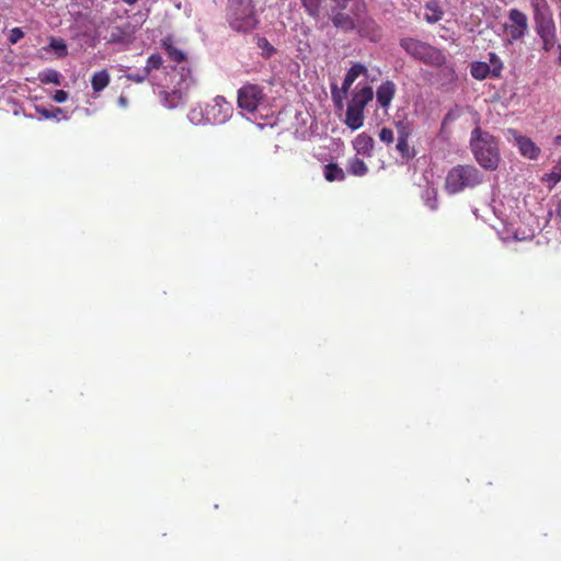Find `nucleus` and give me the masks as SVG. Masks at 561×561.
Listing matches in <instances>:
<instances>
[{
  "mask_svg": "<svg viewBox=\"0 0 561 561\" xmlns=\"http://www.w3.org/2000/svg\"><path fill=\"white\" fill-rule=\"evenodd\" d=\"M225 19L238 34H249L260 25V18L253 0H227Z\"/></svg>",
  "mask_w": 561,
  "mask_h": 561,
  "instance_id": "obj_1",
  "label": "nucleus"
},
{
  "mask_svg": "<svg viewBox=\"0 0 561 561\" xmlns=\"http://www.w3.org/2000/svg\"><path fill=\"white\" fill-rule=\"evenodd\" d=\"M470 148L478 163L485 170H495L501 156L497 141L490 133L476 127L471 131Z\"/></svg>",
  "mask_w": 561,
  "mask_h": 561,
  "instance_id": "obj_2",
  "label": "nucleus"
},
{
  "mask_svg": "<svg viewBox=\"0 0 561 561\" xmlns=\"http://www.w3.org/2000/svg\"><path fill=\"white\" fill-rule=\"evenodd\" d=\"M399 45L410 57L427 66L438 68L446 62V56L442 49L417 38L403 37Z\"/></svg>",
  "mask_w": 561,
  "mask_h": 561,
  "instance_id": "obj_3",
  "label": "nucleus"
},
{
  "mask_svg": "<svg viewBox=\"0 0 561 561\" xmlns=\"http://www.w3.org/2000/svg\"><path fill=\"white\" fill-rule=\"evenodd\" d=\"M374 92L370 87H364L354 94L350 101L346 115L345 124L352 130L359 129L364 124V110L366 105L373 100Z\"/></svg>",
  "mask_w": 561,
  "mask_h": 561,
  "instance_id": "obj_4",
  "label": "nucleus"
},
{
  "mask_svg": "<svg viewBox=\"0 0 561 561\" xmlns=\"http://www.w3.org/2000/svg\"><path fill=\"white\" fill-rule=\"evenodd\" d=\"M352 13L356 18V27L358 35L365 37L371 42H377L381 37V28L377 22L370 16H359L358 12L365 10L363 1L358 0L354 2Z\"/></svg>",
  "mask_w": 561,
  "mask_h": 561,
  "instance_id": "obj_5",
  "label": "nucleus"
},
{
  "mask_svg": "<svg viewBox=\"0 0 561 561\" xmlns=\"http://www.w3.org/2000/svg\"><path fill=\"white\" fill-rule=\"evenodd\" d=\"M265 98L263 88L259 84L247 83L238 90V105L247 112H254Z\"/></svg>",
  "mask_w": 561,
  "mask_h": 561,
  "instance_id": "obj_6",
  "label": "nucleus"
},
{
  "mask_svg": "<svg viewBox=\"0 0 561 561\" xmlns=\"http://www.w3.org/2000/svg\"><path fill=\"white\" fill-rule=\"evenodd\" d=\"M505 28L510 35L511 42L522 39L528 31L527 15L517 9H511L508 11V22L505 24Z\"/></svg>",
  "mask_w": 561,
  "mask_h": 561,
  "instance_id": "obj_7",
  "label": "nucleus"
},
{
  "mask_svg": "<svg viewBox=\"0 0 561 561\" xmlns=\"http://www.w3.org/2000/svg\"><path fill=\"white\" fill-rule=\"evenodd\" d=\"M531 7L537 32L548 33L549 28H552L553 21L547 1L531 0Z\"/></svg>",
  "mask_w": 561,
  "mask_h": 561,
  "instance_id": "obj_8",
  "label": "nucleus"
},
{
  "mask_svg": "<svg viewBox=\"0 0 561 561\" xmlns=\"http://www.w3.org/2000/svg\"><path fill=\"white\" fill-rule=\"evenodd\" d=\"M232 113V106L224 96H216L208 106L207 118L214 124L225 123Z\"/></svg>",
  "mask_w": 561,
  "mask_h": 561,
  "instance_id": "obj_9",
  "label": "nucleus"
},
{
  "mask_svg": "<svg viewBox=\"0 0 561 561\" xmlns=\"http://www.w3.org/2000/svg\"><path fill=\"white\" fill-rule=\"evenodd\" d=\"M508 133L515 139L520 154L530 160H536L541 150L540 148L528 137L518 134L515 129H508Z\"/></svg>",
  "mask_w": 561,
  "mask_h": 561,
  "instance_id": "obj_10",
  "label": "nucleus"
},
{
  "mask_svg": "<svg viewBox=\"0 0 561 561\" xmlns=\"http://www.w3.org/2000/svg\"><path fill=\"white\" fill-rule=\"evenodd\" d=\"M482 182L481 172L473 165H458V191Z\"/></svg>",
  "mask_w": 561,
  "mask_h": 561,
  "instance_id": "obj_11",
  "label": "nucleus"
},
{
  "mask_svg": "<svg viewBox=\"0 0 561 561\" xmlns=\"http://www.w3.org/2000/svg\"><path fill=\"white\" fill-rule=\"evenodd\" d=\"M330 18L332 24L345 33L354 31L356 27V19L344 11H332Z\"/></svg>",
  "mask_w": 561,
  "mask_h": 561,
  "instance_id": "obj_12",
  "label": "nucleus"
},
{
  "mask_svg": "<svg viewBox=\"0 0 561 561\" xmlns=\"http://www.w3.org/2000/svg\"><path fill=\"white\" fill-rule=\"evenodd\" d=\"M396 94V84L392 81L381 83L377 89V102L383 108H387Z\"/></svg>",
  "mask_w": 561,
  "mask_h": 561,
  "instance_id": "obj_13",
  "label": "nucleus"
},
{
  "mask_svg": "<svg viewBox=\"0 0 561 561\" xmlns=\"http://www.w3.org/2000/svg\"><path fill=\"white\" fill-rule=\"evenodd\" d=\"M354 149L358 154H363L366 157L373 156L374 145L375 141L373 137L368 136L367 134L363 133L359 134L353 141Z\"/></svg>",
  "mask_w": 561,
  "mask_h": 561,
  "instance_id": "obj_14",
  "label": "nucleus"
},
{
  "mask_svg": "<svg viewBox=\"0 0 561 561\" xmlns=\"http://www.w3.org/2000/svg\"><path fill=\"white\" fill-rule=\"evenodd\" d=\"M111 82V76L106 69L96 71L91 77V87L94 93L102 92L108 87Z\"/></svg>",
  "mask_w": 561,
  "mask_h": 561,
  "instance_id": "obj_15",
  "label": "nucleus"
},
{
  "mask_svg": "<svg viewBox=\"0 0 561 561\" xmlns=\"http://www.w3.org/2000/svg\"><path fill=\"white\" fill-rule=\"evenodd\" d=\"M367 71L366 67L362 64H354L346 72L343 83L342 90L343 92H347L354 81L360 76L365 75Z\"/></svg>",
  "mask_w": 561,
  "mask_h": 561,
  "instance_id": "obj_16",
  "label": "nucleus"
},
{
  "mask_svg": "<svg viewBox=\"0 0 561 561\" xmlns=\"http://www.w3.org/2000/svg\"><path fill=\"white\" fill-rule=\"evenodd\" d=\"M130 39L129 25L125 26H114L111 30L110 36L107 38V43L116 44V43H126Z\"/></svg>",
  "mask_w": 561,
  "mask_h": 561,
  "instance_id": "obj_17",
  "label": "nucleus"
},
{
  "mask_svg": "<svg viewBox=\"0 0 561 561\" xmlns=\"http://www.w3.org/2000/svg\"><path fill=\"white\" fill-rule=\"evenodd\" d=\"M162 47L164 48L165 53L168 54V57L170 58V60H172L176 64H181L186 60V55L181 49L175 47L171 39H169V38L164 39L162 42Z\"/></svg>",
  "mask_w": 561,
  "mask_h": 561,
  "instance_id": "obj_18",
  "label": "nucleus"
},
{
  "mask_svg": "<svg viewBox=\"0 0 561 561\" xmlns=\"http://www.w3.org/2000/svg\"><path fill=\"white\" fill-rule=\"evenodd\" d=\"M323 175L328 182L343 181L345 173L337 163H329L324 167Z\"/></svg>",
  "mask_w": 561,
  "mask_h": 561,
  "instance_id": "obj_19",
  "label": "nucleus"
},
{
  "mask_svg": "<svg viewBox=\"0 0 561 561\" xmlns=\"http://www.w3.org/2000/svg\"><path fill=\"white\" fill-rule=\"evenodd\" d=\"M454 121H455L454 113H453V111H449L446 114V116L442 123L438 138H440L443 140H449L451 138Z\"/></svg>",
  "mask_w": 561,
  "mask_h": 561,
  "instance_id": "obj_20",
  "label": "nucleus"
},
{
  "mask_svg": "<svg viewBox=\"0 0 561 561\" xmlns=\"http://www.w3.org/2000/svg\"><path fill=\"white\" fill-rule=\"evenodd\" d=\"M470 73L477 80H483L491 76L490 66L488 62L474 61L470 66Z\"/></svg>",
  "mask_w": 561,
  "mask_h": 561,
  "instance_id": "obj_21",
  "label": "nucleus"
},
{
  "mask_svg": "<svg viewBox=\"0 0 561 561\" xmlns=\"http://www.w3.org/2000/svg\"><path fill=\"white\" fill-rule=\"evenodd\" d=\"M347 172L355 176H363L368 172V168L362 159L355 157L348 160Z\"/></svg>",
  "mask_w": 561,
  "mask_h": 561,
  "instance_id": "obj_22",
  "label": "nucleus"
},
{
  "mask_svg": "<svg viewBox=\"0 0 561 561\" xmlns=\"http://www.w3.org/2000/svg\"><path fill=\"white\" fill-rule=\"evenodd\" d=\"M61 75L55 69H46L38 75V80L44 84H61Z\"/></svg>",
  "mask_w": 561,
  "mask_h": 561,
  "instance_id": "obj_23",
  "label": "nucleus"
},
{
  "mask_svg": "<svg viewBox=\"0 0 561 561\" xmlns=\"http://www.w3.org/2000/svg\"><path fill=\"white\" fill-rule=\"evenodd\" d=\"M442 16H443V12L435 2L426 3L424 19L428 23H436L442 19Z\"/></svg>",
  "mask_w": 561,
  "mask_h": 561,
  "instance_id": "obj_24",
  "label": "nucleus"
},
{
  "mask_svg": "<svg viewBox=\"0 0 561 561\" xmlns=\"http://www.w3.org/2000/svg\"><path fill=\"white\" fill-rule=\"evenodd\" d=\"M397 150L400 152L401 157L409 160L414 157V151L410 149V145L408 141V134L401 133L398 137Z\"/></svg>",
  "mask_w": 561,
  "mask_h": 561,
  "instance_id": "obj_25",
  "label": "nucleus"
},
{
  "mask_svg": "<svg viewBox=\"0 0 561 561\" xmlns=\"http://www.w3.org/2000/svg\"><path fill=\"white\" fill-rule=\"evenodd\" d=\"M542 181L549 182L550 188L561 181V157L552 170L543 175Z\"/></svg>",
  "mask_w": 561,
  "mask_h": 561,
  "instance_id": "obj_26",
  "label": "nucleus"
},
{
  "mask_svg": "<svg viewBox=\"0 0 561 561\" xmlns=\"http://www.w3.org/2000/svg\"><path fill=\"white\" fill-rule=\"evenodd\" d=\"M49 48L56 53L58 58H65L68 55V47L62 38L51 37Z\"/></svg>",
  "mask_w": 561,
  "mask_h": 561,
  "instance_id": "obj_27",
  "label": "nucleus"
},
{
  "mask_svg": "<svg viewBox=\"0 0 561 561\" xmlns=\"http://www.w3.org/2000/svg\"><path fill=\"white\" fill-rule=\"evenodd\" d=\"M489 66L492 78H500L503 69V64L495 53L489 54Z\"/></svg>",
  "mask_w": 561,
  "mask_h": 561,
  "instance_id": "obj_28",
  "label": "nucleus"
},
{
  "mask_svg": "<svg viewBox=\"0 0 561 561\" xmlns=\"http://www.w3.org/2000/svg\"><path fill=\"white\" fill-rule=\"evenodd\" d=\"M256 45L259 48L262 49V56L264 58H271L276 49L273 47V45L267 41V38L263 37V36H257L256 37Z\"/></svg>",
  "mask_w": 561,
  "mask_h": 561,
  "instance_id": "obj_29",
  "label": "nucleus"
},
{
  "mask_svg": "<svg viewBox=\"0 0 561 561\" xmlns=\"http://www.w3.org/2000/svg\"><path fill=\"white\" fill-rule=\"evenodd\" d=\"M302 5L308 12V14L314 19L320 16V8L322 0H301Z\"/></svg>",
  "mask_w": 561,
  "mask_h": 561,
  "instance_id": "obj_30",
  "label": "nucleus"
},
{
  "mask_svg": "<svg viewBox=\"0 0 561 561\" xmlns=\"http://www.w3.org/2000/svg\"><path fill=\"white\" fill-rule=\"evenodd\" d=\"M163 64V60H162V57L161 55L159 54H151L148 58H147V62H146V67L145 69L148 70V73L150 75V72L152 70H158L160 69V67L162 66Z\"/></svg>",
  "mask_w": 561,
  "mask_h": 561,
  "instance_id": "obj_31",
  "label": "nucleus"
},
{
  "mask_svg": "<svg viewBox=\"0 0 561 561\" xmlns=\"http://www.w3.org/2000/svg\"><path fill=\"white\" fill-rule=\"evenodd\" d=\"M538 35L543 41V48L546 50L551 49L553 46V39H554V25H552V28H549L548 33L537 32Z\"/></svg>",
  "mask_w": 561,
  "mask_h": 561,
  "instance_id": "obj_32",
  "label": "nucleus"
},
{
  "mask_svg": "<svg viewBox=\"0 0 561 561\" xmlns=\"http://www.w3.org/2000/svg\"><path fill=\"white\" fill-rule=\"evenodd\" d=\"M148 77V70H146L145 68L138 72L126 75V79L135 83H142Z\"/></svg>",
  "mask_w": 561,
  "mask_h": 561,
  "instance_id": "obj_33",
  "label": "nucleus"
},
{
  "mask_svg": "<svg viewBox=\"0 0 561 561\" xmlns=\"http://www.w3.org/2000/svg\"><path fill=\"white\" fill-rule=\"evenodd\" d=\"M37 113L45 118H58L64 111L60 107H54L53 110L37 107Z\"/></svg>",
  "mask_w": 561,
  "mask_h": 561,
  "instance_id": "obj_34",
  "label": "nucleus"
},
{
  "mask_svg": "<svg viewBox=\"0 0 561 561\" xmlns=\"http://www.w3.org/2000/svg\"><path fill=\"white\" fill-rule=\"evenodd\" d=\"M379 138L386 144H392L394 140L393 131L390 128L383 127L379 131Z\"/></svg>",
  "mask_w": 561,
  "mask_h": 561,
  "instance_id": "obj_35",
  "label": "nucleus"
},
{
  "mask_svg": "<svg viewBox=\"0 0 561 561\" xmlns=\"http://www.w3.org/2000/svg\"><path fill=\"white\" fill-rule=\"evenodd\" d=\"M445 188L449 194L456 193V178L453 174V170L446 178Z\"/></svg>",
  "mask_w": 561,
  "mask_h": 561,
  "instance_id": "obj_36",
  "label": "nucleus"
},
{
  "mask_svg": "<svg viewBox=\"0 0 561 561\" xmlns=\"http://www.w3.org/2000/svg\"><path fill=\"white\" fill-rule=\"evenodd\" d=\"M23 37H24V32L20 27H14L10 32L9 42L11 44H16Z\"/></svg>",
  "mask_w": 561,
  "mask_h": 561,
  "instance_id": "obj_37",
  "label": "nucleus"
},
{
  "mask_svg": "<svg viewBox=\"0 0 561 561\" xmlns=\"http://www.w3.org/2000/svg\"><path fill=\"white\" fill-rule=\"evenodd\" d=\"M333 2L331 9H330V13L332 11H344L347 9L350 2L352 0H331Z\"/></svg>",
  "mask_w": 561,
  "mask_h": 561,
  "instance_id": "obj_38",
  "label": "nucleus"
},
{
  "mask_svg": "<svg viewBox=\"0 0 561 561\" xmlns=\"http://www.w3.org/2000/svg\"><path fill=\"white\" fill-rule=\"evenodd\" d=\"M67 99H68V93L64 90H56L53 95V100L57 103H64L67 101Z\"/></svg>",
  "mask_w": 561,
  "mask_h": 561,
  "instance_id": "obj_39",
  "label": "nucleus"
},
{
  "mask_svg": "<svg viewBox=\"0 0 561 561\" xmlns=\"http://www.w3.org/2000/svg\"><path fill=\"white\" fill-rule=\"evenodd\" d=\"M171 95H172L173 100H178V101L181 100V98H182V95L179 91H173Z\"/></svg>",
  "mask_w": 561,
  "mask_h": 561,
  "instance_id": "obj_40",
  "label": "nucleus"
},
{
  "mask_svg": "<svg viewBox=\"0 0 561 561\" xmlns=\"http://www.w3.org/2000/svg\"><path fill=\"white\" fill-rule=\"evenodd\" d=\"M332 95H333V99L339 102V104H341V99L337 98V95H335V92H334V89L332 90Z\"/></svg>",
  "mask_w": 561,
  "mask_h": 561,
  "instance_id": "obj_41",
  "label": "nucleus"
},
{
  "mask_svg": "<svg viewBox=\"0 0 561 561\" xmlns=\"http://www.w3.org/2000/svg\"><path fill=\"white\" fill-rule=\"evenodd\" d=\"M125 3L129 4V5H133L135 4L138 0H123Z\"/></svg>",
  "mask_w": 561,
  "mask_h": 561,
  "instance_id": "obj_42",
  "label": "nucleus"
},
{
  "mask_svg": "<svg viewBox=\"0 0 561 561\" xmlns=\"http://www.w3.org/2000/svg\"><path fill=\"white\" fill-rule=\"evenodd\" d=\"M554 141H556V144H560L561 142V135L557 136Z\"/></svg>",
  "mask_w": 561,
  "mask_h": 561,
  "instance_id": "obj_43",
  "label": "nucleus"
},
{
  "mask_svg": "<svg viewBox=\"0 0 561 561\" xmlns=\"http://www.w3.org/2000/svg\"><path fill=\"white\" fill-rule=\"evenodd\" d=\"M557 213H558L559 216H561V204H559Z\"/></svg>",
  "mask_w": 561,
  "mask_h": 561,
  "instance_id": "obj_44",
  "label": "nucleus"
},
{
  "mask_svg": "<svg viewBox=\"0 0 561 561\" xmlns=\"http://www.w3.org/2000/svg\"><path fill=\"white\" fill-rule=\"evenodd\" d=\"M175 105H176L175 102H172V103L168 104L169 107H174Z\"/></svg>",
  "mask_w": 561,
  "mask_h": 561,
  "instance_id": "obj_45",
  "label": "nucleus"
},
{
  "mask_svg": "<svg viewBox=\"0 0 561 561\" xmlns=\"http://www.w3.org/2000/svg\"><path fill=\"white\" fill-rule=\"evenodd\" d=\"M426 194L430 196L431 194H435V193H434V191H430V190H427V191H426Z\"/></svg>",
  "mask_w": 561,
  "mask_h": 561,
  "instance_id": "obj_46",
  "label": "nucleus"
}]
</instances>
